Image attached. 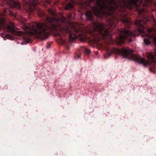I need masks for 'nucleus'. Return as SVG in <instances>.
Segmentation results:
<instances>
[{"label":"nucleus","mask_w":156,"mask_h":156,"mask_svg":"<svg viewBox=\"0 0 156 156\" xmlns=\"http://www.w3.org/2000/svg\"><path fill=\"white\" fill-rule=\"evenodd\" d=\"M59 21V20L57 18L47 17L46 18L47 23H37L36 24L37 30L33 24L23 22L21 23V27L26 30L24 32L25 34L30 35H35L36 37L41 40L47 38L50 32L59 30L63 34L69 32V36L70 41L76 39L77 36L69 31L68 26H64L62 28L58 23Z\"/></svg>","instance_id":"f257e3e1"},{"label":"nucleus","mask_w":156,"mask_h":156,"mask_svg":"<svg viewBox=\"0 0 156 156\" xmlns=\"http://www.w3.org/2000/svg\"><path fill=\"white\" fill-rule=\"evenodd\" d=\"M7 28L9 32L13 33L15 32V26L13 23H11L7 27Z\"/></svg>","instance_id":"1a4fd4ad"},{"label":"nucleus","mask_w":156,"mask_h":156,"mask_svg":"<svg viewBox=\"0 0 156 156\" xmlns=\"http://www.w3.org/2000/svg\"><path fill=\"white\" fill-rule=\"evenodd\" d=\"M74 30L75 33H78L79 31V28H77L76 29H74Z\"/></svg>","instance_id":"6ab92c4d"},{"label":"nucleus","mask_w":156,"mask_h":156,"mask_svg":"<svg viewBox=\"0 0 156 156\" xmlns=\"http://www.w3.org/2000/svg\"><path fill=\"white\" fill-rule=\"evenodd\" d=\"M97 6L92 8V10L96 16L100 18L107 17L111 14L110 12H107L103 10L109 11L115 10L119 6L130 7L134 5L138 7L143 5L142 1L139 0H119L115 2V0H96Z\"/></svg>","instance_id":"f03ea898"},{"label":"nucleus","mask_w":156,"mask_h":156,"mask_svg":"<svg viewBox=\"0 0 156 156\" xmlns=\"http://www.w3.org/2000/svg\"><path fill=\"white\" fill-rule=\"evenodd\" d=\"M16 35H23V32L21 31H17L15 33Z\"/></svg>","instance_id":"2eb2a0df"},{"label":"nucleus","mask_w":156,"mask_h":156,"mask_svg":"<svg viewBox=\"0 0 156 156\" xmlns=\"http://www.w3.org/2000/svg\"><path fill=\"white\" fill-rule=\"evenodd\" d=\"M60 34H59V33H58V34H57V35H60Z\"/></svg>","instance_id":"7c9ffc66"},{"label":"nucleus","mask_w":156,"mask_h":156,"mask_svg":"<svg viewBox=\"0 0 156 156\" xmlns=\"http://www.w3.org/2000/svg\"><path fill=\"white\" fill-rule=\"evenodd\" d=\"M93 27L94 32L93 33L94 36L92 41L94 42L99 41L100 39V35H101L103 38L108 35L111 29H108V27L103 23L93 24Z\"/></svg>","instance_id":"39448f33"},{"label":"nucleus","mask_w":156,"mask_h":156,"mask_svg":"<svg viewBox=\"0 0 156 156\" xmlns=\"http://www.w3.org/2000/svg\"><path fill=\"white\" fill-rule=\"evenodd\" d=\"M73 6V4L71 3H69L66 6L65 9L67 10L71 9L72 8Z\"/></svg>","instance_id":"f8f14e48"},{"label":"nucleus","mask_w":156,"mask_h":156,"mask_svg":"<svg viewBox=\"0 0 156 156\" xmlns=\"http://www.w3.org/2000/svg\"><path fill=\"white\" fill-rule=\"evenodd\" d=\"M154 24H155V25H156V21H155V22H154Z\"/></svg>","instance_id":"c756f323"},{"label":"nucleus","mask_w":156,"mask_h":156,"mask_svg":"<svg viewBox=\"0 0 156 156\" xmlns=\"http://www.w3.org/2000/svg\"><path fill=\"white\" fill-rule=\"evenodd\" d=\"M71 16H72V15L71 14H69L68 16H67V17L68 18H70L71 17Z\"/></svg>","instance_id":"5701e85b"},{"label":"nucleus","mask_w":156,"mask_h":156,"mask_svg":"<svg viewBox=\"0 0 156 156\" xmlns=\"http://www.w3.org/2000/svg\"><path fill=\"white\" fill-rule=\"evenodd\" d=\"M37 5V0H30L26 4V9L28 12H32Z\"/></svg>","instance_id":"423d86ee"},{"label":"nucleus","mask_w":156,"mask_h":156,"mask_svg":"<svg viewBox=\"0 0 156 156\" xmlns=\"http://www.w3.org/2000/svg\"><path fill=\"white\" fill-rule=\"evenodd\" d=\"M7 12V10L5 9H4L3 10L2 14H0V27L1 26L3 25V23L5 21V19L3 17L4 15H5Z\"/></svg>","instance_id":"0eeeda50"},{"label":"nucleus","mask_w":156,"mask_h":156,"mask_svg":"<svg viewBox=\"0 0 156 156\" xmlns=\"http://www.w3.org/2000/svg\"><path fill=\"white\" fill-rule=\"evenodd\" d=\"M80 55H78V56H77V57H78V58H80Z\"/></svg>","instance_id":"cd10ccee"},{"label":"nucleus","mask_w":156,"mask_h":156,"mask_svg":"<svg viewBox=\"0 0 156 156\" xmlns=\"http://www.w3.org/2000/svg\"><path fill=\"white\" fill-rule=\"evenodd\" d=\"M9 12H10V15H13V13L12 12H11L10 11H9Z\"/></svg>","instance_id":"a878e982"},{"label":"nucleus","mask_w":156,"mask_h":156,"mask_svg":"<svg viewBox=\"0 0 156 156\" xmlns=\"http://www.w3.org/2000/svg\"><path fill=\"white\" fill-rule=\"evenodd\" d=\"M48 11L49 13L52 15H54L55 14V11L52 9H48Z\"/></svg>","instance_id":"ddd939ff"},{"label":"nucleus","mask_w":156,"mask_h":156,"mask_svg":"<svg viewBox=\"0 0 156 156\" xmlns=\"http://www.w3.org/2000/svg\"><path fill=\"white\" fill-rule=\"evenodd\" d=\"M144 44L146 45H148L150 44V41L147 38H144Z\"/></svg>","instance_id":"4468645a"},{"label":"nucleus","mask_w":156,"mask_h":156,"mask_svg":"<svg viewBox=\"0 0 156 156\" xmlns=\"http://www.w3.org/2000/svg\"><path fill=\"white\" fill-rule=\"evenodd\" d=\"M120 21L123 24H127L129 25L130 24V22L127 19H121L120 20Z\"/></svg>","instance_id":"9b49d317"},{"label":"nucleus","mask_w":156,"mask_h":156,"mask_svg":"<svg viewBox=\"0 0 156 156\" xmlns=\"http://www.w3.org/2000/svg\"><path fill=\"white\" fill-rule=\"evenodd\" d=\"M155 56H156V50L155 51Z\"/></svg>","instance_id":"c85d7f7f"},{"label":"nucleus","mask_w":156,"mask_h":156,"mask_svg":"<svg viewBox=\"0 0 156 156\" xmlns=\"http://www.w3.org/2000/svg\"><path fill=\"white\" fill-rule=\"evenodd\" d=\"M153 40L155 44L156 45V37H153Z\"/></svg>","instance_id":"4be33fe9"},{"label":"nucleus","mask_w":156,"mask_h":156,"mask_svg":"<svg viewBox=\"0 0 156 156\" xmlns=\"http://www.w3.org/2000/svg\"><path fill=\"white\" fill-rule=\"evenodd\" d=\"M113 24H114V23H113L112 22H111L110 23V27H112Z\"/></svg>","instance_id":"b1692460"},{"label":"nucleus","mask_w":156,"mask_h":156,"mask_svg":"<svg viewBox=\"0 0 156 156\" xmlns=\"http://www.w3.org/2000/svg\"><path fill=\"white\" fill-rule=\"evenodd\" d=\"M10 6L12 8H19L20 5L18 2H15L13 0H10L9 2Z\"/></svg>","instance_id":"6e6552de"},{"label":"nucleus","mask_w":156,"mask_h":156,"mask_svg":"<svg viewBox=\"0 0 156 156\" xmlns=\"http://www.w3.org/2000/svg\"><path fill=\"white\" fill-rule=\"evenodd\" d=\"M113 53H116L123 58H128L129 56H130L132 59L136 60L144 66L151 64H153L154 66L156 65V58L155 56L153 55L151 52L147 53V55L148 60H146L144 58L139 55L133 54V51L130 49L123 48L120 50L115 48H113L112 51L105 55L104 57L105 58H108L111 56Z\"/></svg>","instance_id":"7ed1b4c3"},{"label":"nucleus","mask_w":156,"mask_h":156,"mask_svg":"<svg viewBox=\"0 0 156 156\" xmlns=\"http://www.w3.org/2000/svg\"><path fill=\"white\" fill-rule=\"evenodd\" d=\"M1 36L2 37H5L6 36V35L4 34V33H2L1 34Z\"/></svg>","instance_id":"393cba45"},{"label":"nucleus","mask_w":156,"mask_h":156,"mask_svg":"<svg viewBox=\"0 0 156 156\" xmlns=\"http://www.w3.org/2000/svg\"><path fill=\"white\" fill-rule=\"evenodd\" d=\"M154 29H150L148 30V32L149 33H150L152 31H154Z\"/></svg>","instance_id":"aec40b11"},{"label":"nucleus","mask_w":156,"mask_h":156,"mask_svg":"<svg viewBox=\"0 0 156 156\" xmlns=\"http://www.w3.org/2000/svg\"><path fill=\"white\" fill-rule=\"evenodd\" d=\"M94 1V0H87V2H89V4L91 2H92Z\"/></svg>","instance_id":"412c9836"},{"label":"nucleus","mask_w":156,"mask_h":156,"mask_svg":"<svg viewBox=\"0 0 156 156\" xmlns=\"http://www.w3.org/2000/svg\"><path fill=\"white\" fill-rule=\"evenodd\" d=\"M85 51L86 52V53L88 54H89L90 52V50L87 48H86L85 49Z\"/></svg>","instance_id":"f3484780"},{"label":"nucleus","mask_w":156,"mask_h":156,"mask_svg":"<svg viewBox=\"0 0 156 156\" xmlns=\"http://www.w3.org/2000/svg\"><path fill=\"white\" fill-rule=\"evenodd\" d=\"M48 4L50 3V2L49 1L48 2Z\"/></svg>","instance_id":"2f4dec72"},{"label":"nucleus","mask_w":156,"mask_h":156,"mask_svg":"<svg viewBox=\"0 0 156 156\" xmlns=\"http://www.w3.org/2000/svg\"><path fill=\"white\" fill-rule=\"evenodd\" d=\"M60 20H61V21L63 23H65L66 22V19L65 18L63 17Z\"/></svg>","instance_id":"a211bd4d"},{"label":"nucleus","mask_w":156,"mask_h":156,"mask_svg":"<svg viewBox=\"0 0 156 156\" xmlns=\"http://www.w3.org/2000/svg\"><path fill=\"white\" fill-rule=\"evenodd\" d=\"M95 54L96 55H97L98 54V52L96 51L95 52Z\"/></svg>","instance_id":"bb28decb"},{"label":"nucleus","mask_w":156,"mask_h":156,"mask_svg":"<svg viewBox=\"0 0 156 156\" xmlns=\"http://www.w3.org/2000/svg\"><path fill=\"white\" fill-rule=\"evenodd\" d=\"M86 16L87 18L89 20H93V16L90 11H87L86 12Z\"/></svg>","instance_id":"9d476101"},{"label":"nucleus","mask_w":156,"mask_h":156,"mask_svg":"<svg viewBox=\"0 0 156 156\" xmlns=\"http://www.w3.org/2000/svg\"><path fill=\"white\" fill-rule=\"evenodd\" d=\"M38 15L40 16H42L43 15V12L41 11H39L38 12Z\"/></svg>","instance_id":"dca6fc26"},{"label":"nucleus","mask_w":156,"mask_h":156,"mask_svg":"<svg viewBox=\"0 0 156 156\" xmlns=\"http://www.w3.org/2000/svg\"><path fill=\"white\" fill-rule=\"evenodd\" d=\"M144 23L141 20H136L135 22V24L138 27V30L131 32L125 29H123L120 30L121 32L119 37H117L115 40L116 43L119 45H121L124 43V40H126L129 42L131 41L130 36H136L139 35V33L144 32V28L143 24Z\"/></svg>","instance_id":"20e7f679"}]
</instances>
